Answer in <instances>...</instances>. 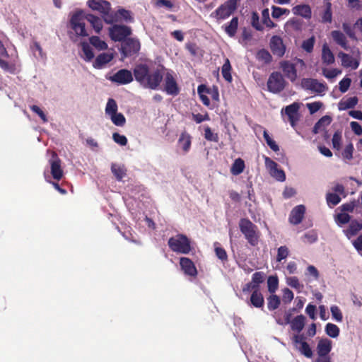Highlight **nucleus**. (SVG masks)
I'll list each match as a JSON object with an SVG mask.
<instances>
[{"label": "nucleus", "mask_w": 362, "mask_h": 362, "mask_svg": "<svg viewBox=\"0 0 362 362\" xmlns=\"http://www.w3.org/2000/svg\"><path fill=\"white\" fill-rule=\"evenodd\" d=\"M286 25L295 31H300L302 29L303 22L300 19L292 18L286 23Z\"/></svg>", "instance_id": "nucleus-54"}, {"label": "nucleus", "mask_w": 362, "mask_h": 362, "mask_svg": "<svg viewBox=\"0 0 362 362\" xmlns=\"http://www.w3.org/2000/svg\"><path fill=\"white\" fill-rule=\"evenodd\" d=\"M326 199L328 205L336 206L340 201L341 198L336 193H328L326 196Z\"/></svg>", "instance_id": "nucleus-57"}, {"label": "nucleus", "mask_w": 362, "mask_h": 362, "mask_svg": "<svg viewBox=\"0 0 362 362\" xmlns=\"http://www.w3.org/2000/svg\"><path fill=\"white\" fill-rule=\"evenodd\" d=\"M192 139V136L186 131L182 132L180 135L177 144L185 153L189 152L191 148Z\"/></svg>", "instance_id": "nucleus-21"}, {"label": "nucleus", "mask_w": 362, "mask_h": 362, "mask_svg": "<svg viewBox=\"0 0 362 362\" xmlns=\"http://www.w3.org/2000/svg\"><path fill=\"white\" fill-rule=\"evenodd\" d=\"M239 228L250 245L255 247L258 245L260 232L255 224L250 219L243 218L239 221Z\"/></svg>", "instance_id": "nucleus-3"}, {"label": "nucleus", "mask_w": 362, "mask_h": 362, "mask_svg": "<svg viewBox=\"0 0 362 362\" xmlns=\"http://www.w3.org/2000/svg\"><path fill=\"white\" fill-rule=\"evenodd\" d=\"M354 148L351 143L347 144L341 153L342 158L346 160H351L353 158Z\"/></svg>", "instance_id": "nucleus-56"}, {"label": "nucleus", "mask_w": 362, "mask_h": 362, "mask_svg": "<svg viewBox=\"0 0 362 362\" xmlns=\"http://www.w3.org/2000/svg\"><path fill=\"white\" fill-rule=\"evenodd\" d=\"M4 57H0V67L4 71L9 74H14L16 72V64L13 62H8L3 59Z\"/></svg>", "instance_id": "nucleus-35"}, {"label": "nucleus", "mask_w": 362, "mask_h": 362, "mask_svg": "<svg viewBox=\"0 0 362 362\" xmlns=\"http://www.w3.org/2000/svg\"><path fill=\"white\" fill-rule=\"evenodd\" d=\"M230 71H231V65H230V61L228 59H226L225 61V63L222 66L221 74H222L223 78L228 82L232 81V76L230 74Z\"/></svg>", "instance_id": "nucleus-37"}, {"label": "nucleus", "mask_w": 362, "mask_h": 362, "mask_svg": "<svg viewBox=\"0 0 362 362\" xmlns=\"http://www.w3.org/2000/svg\"><path fill=\"white\" fill-rule=\"evenodd\" d=\"M332 122V117L328 115L323 116L321 117L314 125L313 132L317 134L320 131L323 130L325 127L328 126Z\"/></svg>", "instance_id": "nucleus-29"}, {"label": "nucleus", "mask_w": 362, "mask_h": 362, "mask_svg": "<svg viewBox=\"0 0 362 362\" xmlns=\"http://www.w3.org/2000/svg\"><path fill=\"white\" fill-rule=\"evenodd\" d=\"M321 22L323 23H330L332 21V4L329 1L326 2L325 8L320 14Z\"/></svg>", "instance_id": "nucleus-30"}, {"label": "nucleus", "mask_w": 362, "mask_h": 362, "mask_svg": "<svg viewBox=\"0 0 362 362\" xmlns=\"http://www.w3.org/2000/svg\"><path fill=\"white\" fill-rule=\"evenodd\" d=\"M110 119L112 123L118 127H123L126 124V118L123 114L120 112H116L111 115Z\"/></svg>", "instance_id": "nucleus-46"}, {"label": "nucleus", "mask_w": 362, "mask_h": 362, "mask_svg": "<svg viewBox=\"0 0 362 362\" xmlns=\"http://www.w3.org/2000/svg\"><path fill=\"white\" fill-rule=\"evenodd\" d=\"M257 58L259 61H262L264 64H269L272 61L271 54L265 49H262L258 51Z\"/></svg>", "instance_id": "nucleus-42"}, {"label": "nucleus", "mask_w": 362, "mask_h": 362, "mask_svg": "<svg viewBox=\"0 0 362 362\" xmlns=\"http://www.w3.org/2000/svg\"><path fill=\"white\" fill-rule=\"evenodd\" d=\"M251 304L257 308H262L264 299L260 291H253L250 298Z\"/></svg>", "instance_id": "nucleus-27"}, {"label": "nucleus", "mask_w": 362, "mask_h": 362, "mask_svg": "<svg viewBox=\"0 0 362 362\" xmlns=\"http://www.w3.org/2000/svg\"><path fill=\"white\" fill-rule=\"evenodd\" d=\"M358 98L356 96L350 97L344 102L339 103L340 110H347L354 108L358 103Z\"/></svg>", "instance_id": "nucleus-39"}, {"label": "nucleus", "mask_w": 362, "mask_h": 362, "mask_svg": "<svg viewBox=\"0 0 362 362\" xmlns=\"http://www.w3.org/2000/svg\"><path fill=\"white\" fill-rule=\"evenodd\" d=\"M322 60L327 65L332 64L334 62V57L327 44H324L322 49Z\"/></svg>", "instance_id": "nucleus-28"}, {"label": "nucleus", "mask_w": 362, "mask_h": 362, "mask_svg": "<svg viewBox=\"0 0 362 362\" xmlns=\"http://www.w3.org/2000/svg\"><path fill=\"white\" fill-rule=\"evenodd\" d=\"M204 138L209 141L218 142L219 140L218 134L214 133L209 126L204 128Z\"/></svg>", "instance_id": "nucleus-48"}, {"label": "nucleus", "mask_w": 362, "mask_h": 362, "mask_svg": "<svg viewBox=\"0 0 362 362\" xmlns=\"http://www.w3.org/2000/svg\"><path fill=\"white\" fill-rule=\"evenodd\" d=\"M362 229V223L357 220H352L350 224L346 230H344V233L348 238L356 235Z\"/></svg>", "instance_id": "nucleus-25"}, {"label": "nucleus", "mask_w": 362, "mask_h": 362, "mask_svg": "<svg viewBox=\"0 0 362 362\" xmlns=\"http://www.w3.org/2000/svg\"><path fill=\"white\" fill-rule=\"evenodd\" d=\"M123 23H124L123 21ZM108 28L110 38L114 42H122L132 35V29L130 26L122 24V22L110 24Z\"/></svg>", "instance_id": "nucleus-5"}, {"label": "nucleus", "mask_w": 362, "mask_h": 362, "mask_svg": "<svg viewBox=\"0 0 362 362\" xmlns=\"http://www.w3.org/2000/svg\"><path fill=\"white\" fill-rule=\"evenodd\" d=\"M114 59L112 52H103L98 55L93 64L95 69H101Z\"/></svg>", "instance_id": "nucleus-18"}, {"label": "nucleus", "mask_w": 362, "mask_h": 362, "mask_svg": "<svg viewBox=\"0 0 362 362\" xmlns=\"http://www.w3.org/2000/svg\"><path fill=\"white\" fill-rule=\"evenodd\" d=\"M289 254L290 250L287 246H280L277 250L276 261L279 263L281 262L282 260L286 259L288 257Z\"/></svg>", "instance_id": "nucleus-40"}, {"label": "nucleus", "mask_w": 362, "mask_h": 362, "mask_svg": "<svg viewBox=\"0 0 362 362\" xmlns=\"http://www.w3.org/2000/svg\"><path fill=\"white\" fill-rule=\"evenodd\" d=\"M334 41L346 50L349 49L346 36L339 30H333L331 33Z\"/></svg>", "instance_id": "nucleus-26"}, {"label": "nucleus", "mask_w": 362, "mask_h": 362, "mask_svg": "<svg viewBox=\"0 0 362 362\" xmlns=\"http://www.w3.org/2000/svg\"><path fill=\"white\" fill-rule=\"evenodd\" d=\"M287 284L297 290L298 292L301 291L303 288V285L301 284L296 276H291L286 279Z\"/></svg>", "instance_id": "nucleus-47"}, {"label": "nucleus", "mask_w": 362, "mask_h": 362, "mask_svg": "<svg viewBox=\"0 0 362 362\" xmlns=\"http://www.w3.org/2000/svg\"><path fill=\"white\" fill-rule=\"evenodd\" d=\"M332 350V341L328 339H322L318 341L317 351L319 356H328Z\"/></svg>", "instance_id": "nucleus-24"}, {"label": "nucleus", "mask_w": 362, "mask_h": 362, "mask_svg": "<svg viewBox=\"0 0 362 362\" xmlns=\"http://www.w3.org/2000/svg\"><path fill=\"white\" fill-rule=\"evenodd\" d=\"M299 108L300 105L297 103H293L285 107V114L288 116V121L293 127L296 126L299 119Z\"/></svg>", "instance_id": "nucleus-16"}, {"label": "nucleus", "mask_w": 362, "mask_h": 362, "mask_svg": "<svg viewBox=\"0 0 362 362\" xmlns=\"http://www.w3.org/2000/svg\"><path fill=\"white\" fill-rule=\"evenodd\" d=\"M90 43L98 50H105L107 48V44L98 36H92L89 38Z\"/></svg>", "instance_id": "nucleus-36"}, {"label": "nucleus", "mask_w": 362, "mask_h": 362, "mask_svg": "<svg viewBox=\"0 0 362 362\" xmlns=\"http://www.w3.org/2000/svg\"><path fill=\"white\" fill-rule=\"evenodd\" d=\"M267 85L269 92L279 93L285 88L286 81L280 72L274 71L269 76Z\"/></svg>", "instance_id": "nucleus-8"}, {"label": "nucleus", "mask_w": 362, "mask_h": 362, "mask_svg": "<svg viewBox=\"0 0 362 362\" xmlns=\"http://www.w3.org/2000/svg\"><path fill=\"white\" fill-rule=\"evenodd\" d=\"M238 0H227L210 14V17L217 22L226 20L232 15L237 8Z\"/></svg>", "instance_id": "nucleus-6"}, {"label": "nucleus", "mask_w": 362, "mask_h": 362, "mask_svg": "<svg viewBox=\"0 0 362 362\" xmlns=\"http://www.w3.org/2000/svg\"><path fill=\"white\" fill-rule=\"evenodd\" d=\"M135 80L144 88L156 90L163 80V72L157 69L150 72L149 66L146 64H138L133 70Z\"/></svg>", "instance_id": "nucleus-2"}, {"label": "nucleus", "mask_w": 362, "mask_h": 362, "mask_svg": "<svg viewBox=\"0 0 362 362\" xmlns=\"http://www.w3.org/2000/svg\"><path fill=\"white\" fill-rule=\"evenodd\" d=\"M342 28L344 33L352 40H356L354 28L347 23H343Z\"/></svg>", "instance_id": "nucleus-61"}, {"label": "nucleus", "mask_w": 362, "mask_h": 362, "mask_svg": "<svg viewBox=\"0 0 362 362\" xmlns=\"http://www.w3.org/2000/svg\"><path fill=\"white\" fill-rule=\"evenodd\" d=\"M330 311L332 313V317L337 321V322H341L343 320V315L339 309V308L337 305H332L330 308Z\"/></svg>", "instance_id": "nucleus-58"}, {"label": "nucleus", "mask_w": 362, "mask_h": 362, "mask_svg": "<svg viewBox=\"0 0 362 362\" xmlns=\"http://www.w3.org/2000/svg\"><path fill=\"white\" fill-rule=\"evenodd\" d=\"M180 265L185 275L196 277L197 275V270L194 262L188 257H180Z\"/></svg>", "instance_id": "nucleus-15"}, {"label": "nucleus", "mask_w": 362, "mask_h": 362, "mask_svg": "<svg viewBox=\"0 0 362 362\" xmlns=\"http://www.w3.org/2000/svg\"><path fill=\"white\" fill-rule=\"evenodd\" d=\"M279 68L284 76L292 83L298 78L296 65L288 60H283L279 62Z\"/></svg>", "instance_id": "nucleus-10"}, {"label": "nucleus", "mask_w": 362, "mask_h": 362, "mask_svg": "<svg viewBox=\"0 0 362 362\" xmlns=\"http://www.w3.org/2000/svg\"><path fill=\"white\" fill-rule=\"evenodd\" d=\"M85 18L90 24L95 32L97 34H100L103 28V21H104L103 18H101L92 13H86Z\"/></svg>", "instance_id": "nucleus-20"}, {"label": "nucleus", "mask_w": 362, "mask_h": 362, "mask_svg": "<svg viewBox=\"0 0 362 362\" xmlns=\"http://www.w3.org/2000/svg\"><path fill=\"white\" fill-rule=\"evenodd\" d=\"M214 250H215L216 257L223 263H225L228 261V255H227L226 250L223 247H219V246H216Z\"/></svg>", "instance_id": "nucleus-52"}, {"label": "nucleus", "mask_w": 362, "mask_h": 362, "mask_svg": "<svg viewBox=\"0 0 362 362\" xmlns=\"http://www.w3.org/2000/svg\"><path fill=\"white\" fill-rule=\"evenodd\" d=\"M111 171L118 181H121L127 175L125 167L116 163L112 164Z\"/></svg>", "instance_id": "nucleus-32"}, {"label": "nucleus", "mask_w": 362, "mask_h": 362, "mask_svg": "<svg viewBox=\"0 0 362 362\" xmlns=\"http://www.w3.org/2000/svg\"><path fill=\"white\" fill-rule=\"evenodd\" d=\"M339 332V328L334 324L327 323L325 326L326 334L332 338L337 337Z\"/></svg>", "instance_id": "nucleus-43"}, {"label": "nucleus", "mask_w": 362, "mask_h": 362, "mask_svg": "<svg viewBox=\"0 0 362 362\" xmlns=\"http://www.w3.org/2000/svg\"><path fill=\"white\" fill-rule=\"evenodd\" d=\"M305 212V207L303 205L296 206L291 211L289 221L294 225L299 224L304 217Z\"/></svg>", "instance_id": "nucleus-19"}, {"label": "nucleus", "mask_w": 362, "mask_h": 362, "mask_svg": "<svg viewBox=\"0 0 362 362\" xmlns=\"http://www.w3.org/2000/svg\"><path fill=\"white\" fill-rule=\"evenodd\" d=\"M114 141L121 146H125L127 144V139L125 136L121 135L119 133H114L112 134Z\"/></svg>", "instance_id": "nucleus-63"}, {"label": "nucleus", "mask_w": 362, "mask_h": 362, "mask_svg": "<svg viewBox=\"0 0 362 362\" xmlns=\"http://www.w3.org/2000/svg\"><path fill=\"white\" fill-rule=\"evenodd\" d=\"M338 57L341 59V65L344 67H351L353 69H356L358 67V62L357 60H355L349 54L340 52L338 54Z\"/></svg>", "instance_id": "nucleus-23"}, {"label": "nucleus", "mask_w": 362, "mask_h": 362, "mask_svg": "<svg viewBox=\"0 0 362 362\" xmlns=\"http://www.w3.org/2000/svg\"><path fill=\"white\" fill-rule=\"evenodd\" d=\"M305 317L303 315H300L294 317L291 322V328L293 331L300 332L302 331L305 326Z\"/></svg>", "instance_id": "nucleus-31"}, {"label": "nucleus", "mask_w": 362, "mask_h": 362, "mask_svg": "<svg viewBox=\"0 0 362 362\" xmlns=\"http://www.w3.org/2000/svg\"><path fill=\"white\" fill-rule=\"evenodd\" d=\"M117 104L113 98H109L105 107V113L110 116L117 112Z\"/></svg>", "instance_id": "nucleus-45"}, {"label": "nucleus", "mask_w": 362, "mask_h": 362, "mask_svg": "<svg viewBox=\"0 0 362 362\" xmlns=\"http://www.w3.org/2000/svg\"><path fill=\"white\" fill-rule=\"evenodd\" d=\"M109 79L113 83H116L119 85H125L132 82L134 78L131 71L122 69L110 76Z\"/></svg>", "instance_id": "nucleus-11"}, {"label": "nucleus", "mask_w": 362, "mask_h": 362, "mask_svg": "<svg viewBox=\"0 0 362 362\" xmlns=\"http://www.w3.org/2000/svg\"><path fill=\"white\" fill-rule=\"evenodd\" d=\"M264 279L265 274L262 272H256L252 276V281H253V283H255L258 286H260V284L264 282Z\"/></svg>", "instance_id": "nucleus-60"}, {"label": "nucleus", "mask_w": 362, "mask_h": 362, "mask_svg": "<svg viewBox=\"0 0 362 362\" xmlns=\"http://www.w3.org/2000/svg\"><path fill=\"white\" fill-rule=\"evenodd\" d=\"M165 90L168 95H177L180 92V89L176 81L175 80L173 76L170 73H168L165 75Z\"/></svg>", "instance_id": "nucleus-17"}, {"label": "nucleus", "mask_w": 362, "mask_h": 362, "mask_svg": "<svg viewBox=\"0 0 362 362\" xmlns=\"http://www.w3.org/2000/svg\"><path fill=\"white\" fill-rule=\"evenodd\" d=\"M301 86L304 89L310 90L317 93H324L327 89L325 84L318 82L314 78H303Z\"/></svg>", "instance_id": "nucleus-13"}, {"label": "nucleus", "mask_w": 362, "mask_h": 362, "mask_svg": "<svg viewBox=\"0 0 362 362\" xmlns=\"http://www.w3.org/2000/svg\"><path fill=\"white\" fill-rule=\"evenodd\" d=\"M245 167L244 160L240 158H237L230 168V173L233 175H238L243 172Z\"/></svg>", "instance_id": "nucleus-34"}, {"label": "nucleus", "mask_w": 362, "mask_h": 362, "mask_svg": "<svg viewBox=\"0 0 362 362\" xmlns=\"http://www.w3.org/2000/svg\"><path fill=\"white\" fill-rule=\"evenodd\" d=\"M262 23L268 28H272L276 24L270 19L269 9L265 8L262 12Z\"/></svg>", "instance_id": "nucleus-50"}, {"label": "nucleus", "mask_w": 362, "mask_h": 362, "mask_svg": "<svg viewBox=\"0 0 362 362\" xmlns=\"http://www.w3.org/2000/svg\"><path fill=\"white\" fill-rule=\"evenodd\" d=\"M170 249L180 254H189L192 250L189 239L184 234H177L171 237L168 241Z\"/></svg>", "instance_id": "nucleus-4"}, {"label": "nucleus", "mask_w": 362, "mask_h": 362, "mask_svg": "<svg viewBox=\"0 0 362 362\" xmlns=\"http://www.w3.org/2000/svg\"><path fill=\"white\" fill-rule=\"evenodd\" d=\"M305 357L310 358L313 356V351L307 342H303L296 347Z\"/></svg>", "instance_id": "nucleus-49"}, {"label": "nucleus", "mask_w": 362, "mask_h": 362, "mask_svg": "<svg viewBox=\"0 0 362 362\" xmlns=\"http://www.w3.org/2000/svg\"><path fill=\"white\" fill-rule=\"evenodd\" d=\"M272 17L274 18H279V17H281L284 14H288L289 13V10H288L286 8H283L277 7V6H273L272 7Z\"/></svg>", "instance_id": "nucleus-59"}, {"label": "nucleus", "mask_w": 362, "mask_h": 362, "mask_svg": "<svg viewBox=\"0 0 362 362\" xmlns=\"http://www.w3.org/2000/svg\"><path fill=\"white\" fill-rule=\"evenodd\" d=\"M238 27V18L233 17L228 24L225 25L224 30L228 36L234 37L237 33Z\"/></svg>", "instance_id": "nucleus-33"}, {"label": "nucleus", "mask_w": 362, "mask_h": 362, "mask_svg": "<svg viewBox=\"0 0 362 362\" xmlns=\"http://www.w3.org/2000/svg\"><path fill=\"white\" fill-rule=\"evenodd\" d=\"M87 4L93 11H98L100 14L103 20L107 24L123 21L125 23L134 22V18L130 11L121 8L117 11H112L111 5L107 1L88 0Z\"/></svg>", "instance_id": "nucleus-1"}, {"label": "nucleus", "mask_w": 362, "mask_h": 362, "mask_svg": "<svg viewBox=\"0 0 362 362\" xmlns=\"http://www.w3.org/2000/svg\"><path fill=\"white\" fill-rule=\"evenodd\" d=\"M81 47L83 54V59L86 62H90L94 58V53L91 47L87 42H82Z\"/></svg>", "instance_id": "nucleus-38"}, {"label": "nucleus", "mask_w": 362, "mask_h": 362, "mask_svg": "<svg viewBox=\"0 0 362 362\" xmlns=\"http://www.w3.org/2000/svg\"><path fill=\"white\" fill-rule=\"evenodd\" d=\"M85 14L86 12L83 11H78L71 16L70 20L71 27L78 36L87 37L89 35L86 29Z\"/></svg>", "instance_id": "nucleus-7"}, {"label": "nucleus", "mask_w": 362, "mask_h": 362, "mask_svg": "<svg viewBox=\"0 0 362 362\" xmlns=\"http://www.w3.org/2000/svg\"><path fill=\"white\" fill-rule=\"evenodd\" d=\"M61 163L62 161L58 157L57 154L55 152H53L52 158L51 160H49V165L52 176L54 180L57 181L60 180L64 175Z\"/></svg>", "instance_id": "nucleus-12"}, {"label": "nucleus", "mask_w": 362, "mask_h": 362, "mask_svg": "<svg viewBox=\"0 0 362 362\" xmlns=\"http://www.w3.org/2000/svg\"><path fill=\"white\" fill-rule=\"evenodd\" d=\"M253 291H260V286L253 283V281L246 284L243 288V293L253 292Z\"/></svg>", "instance_id": "nucleus-62"}, {"label": "nucleus", "mask_w": 362, "mask_h": 362, "mask_svg": "<svg viewBox=\"0 0 362 362\" xmlns=\"http://www.w3.org/2000/svg\"><path fill=\"white\" fill-rule=\"evenodd\" d=\"M251 25L252 26L259 31H262L264 28L259 22V16L257 12H252L251 16Z\"/></svg>", "instance_id": "nucleus-53"}, {"label": "nucleus", "mask_w": 362, "mask_h": 362, "mask_svg": "<svg viewBox=\"0 0 362 362\" xmlns=\"http://www.w3.org/2000/svg\"><path fill=\"white\" fill-rule=\"evenodd\" d=\"M268 291L271 293H274L278 288L279 279L276 276H270L267 279Z\"/></svg>", "instance_id": "nucleus-44"}, {"label": "nucleus", "mask_w": 362, "mask_h": 362, "mask_svg": "<svg viewBox=\"0 0 362 362\" xmlns=\"http://www.w3.org/2000/svg\"><path fill=\"white\" fill-rule=\"evenodd\" d=\"M281 300L278 296L271 295L267 298V308L269 310H274L280 305Z\"/></svg>", "instance_id": "nucleus-41"}, {"label": "nucleus", "mask_w": 362, "mask_h": 362, "mask_svg": "<svg viewBox=\"0 0 362 362\" xmlns=\"http://www.w3.org/2000/svg\"><path fill=\"white\" fill-rule=\"evenodd\" d=\"M292 12L296 16H300L305 19H310L312 17V10L308 4L296 5L292 8Z\"/></svg>", "instance_id": "nucleus-22"}, {"label": "nucleus", "mask_w": 362, "mask_h": 362, "mask_svg": "<svg viewBox=\"0 0 362 362\" xmlns=\"http://www.w3.org/2000/svg\"><path fill=\"white\" fill-rule=\"evenodd\" d=\"M315 42V38L314 36L304 40L302 43V48L308 53H310L313 50L314 45Z\"/></svg>", "instance_id": "nucleus-51"}, {"label": "nucleus", "mask_w": 362, "mask_h": 362, "mask_svg": "<svg viewBox=\"0 0 362 362\" xmlns=\"http://www.w3.org/2000/svg\"><path fill=\"white\" fill-rule=\"evenodd\" d=\"M332 142L333 148L337 151H339L341 148V132L340 131H337L334 132L332 139Z\"/></svg>", "instance_id": "nucleus-55"}, {"label": "nucleus", "mask_w": 362, "mask_h": 362, "mask_svg": "<svg viewBox=\"0 0 362 362\" xmlns=\"http://www.w3.org/2000/svg\"><path fill=\"white\" fill-rule=\"evenodd\" d=\"M351 83V80L349 78H343L339 83V90L341 93H345L348 90L350 87Z\"/></svg>", "instance_id": "nucleus-64"}, {"label": "nucleus", "mask_w": 362, "mask_h": 362, "mask_svg": "<svg viewBox=\"0 0 362 362\" xmlns=\"http://www.w3.org/2000/svg\"><path fill=\"white\" fill-rule=\"evenodd\" d=\"M141 48V44L137 38L127 37L122 42L120 52L123 58H127L137 54Z\"/></svg>", "instance_id": "nucleus-9"}, {"label": "nucleus", "mask_w": 362, "mask_h": 362, "mask_svg": "<svg viewBox=\"0 0 362 362\" xmlns=\"http://www.w3.org/2000/svg\"><path fill=\"white\" fill-rule=\"evenodd\" d=\"M269 45L270 49L274 55L279 57H282L284 55L286 52V46L280 36H272L270 40Z\"/></svg>", "instance_id": "nucleus-14"}]
</instances>
